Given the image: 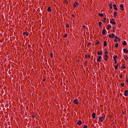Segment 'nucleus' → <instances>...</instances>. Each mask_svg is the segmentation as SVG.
Returning <instances> with one entry per match:
<instances>
[{
    "label": "nucleus",
    "instance_id": "1",
    "mask_svg": "<svg viewBox=\"0 0 128 128\" xmlns=\"http://www.w3.org/2000/svg\"><path fill=\"white\" fill-rule=\"evenodd\" d=\"M114 34H112V35L109 34V38H114Z\"/></svg>",
    "mask_w": 128,
    "mask_h": 128
},
{
    "label": "nucleus",
    "instance_id": "2",
    "mask_svg": "<svg viewBox=\"0 0 128 128\" xmlns=\"http://www.w3.org/2000/svg\"><path fill=\"white\" fill-rule=\"evenodd\" d=\"M74 104H78V99H74Z\"/></svg>",
    "mask_w": 128,
    "mask_h": 128
},
{
    "label": "nucleus",
    "instance_id": "3",
    "mask_svg": "<svg viewBox=\"0 0 128 128\" xmlns=\"http://www.w3.org/2000/svg\"><path fill=\"white\" fill-rule=\"evenodd\" d=\"M82 124V120H78L77 122V124H78V126H80V124Z\"/></svg>",
    "mask_w": 128,
    "mask_h": 128
},
{
    "label": "nucleus",
    "instance_id": "4",
    "mask_svg": "<svg viewBox=\"0 0 128 128\" xmlns=\"http://www.w3.org/2000/svg\"><path fill=\"white\" fill-rule=\"evenodd\" d=\"M104 56L105 58L104 60H108V56L106 54H105Z\"/></svg>",
    "mask_w": 128,
    "mask_h": 128
},
{
    "label": "nucleus",
    "instance_id": "5",
    "mask_svg": "<svg viewBox=\"0 0 128 128\" xmlns=\"http://www.w3.org/2000/svg\"><path fill=\"white\" fill-rule=\"evenodd\" d=\"M102 58V56H99L97 59V62H100V59Z\"/></svg>",
    "mask_w": 128,
    "mask_h": 128
},
{
    "label": "nucleus",
    "instance_id": "6",
    "mask_svg": "<svg viewBox=\"0 0 128 128\" xmlns=\"http://www.w3.org/2000/svg\"><path fill=\"white\" fill-rule=\"evenodd\" d=\"M106 28H104V29L102 30V34L103 35L106 34Z\"/></svg>",
    "mask_w": 128,
    "mask_h": 128
},
{
    "label": "nucleus",
    "instance_id": "7",
    "mask_svg": "<svg viewBox=\"0 0 128 128\" xmlns=\"http://www.w3.org/2000/svg\"><path fill=\"white\" fill-rule=\"evenodd\" d=\"M124 5L122 4H120V8L122 10H124Z\"/></svg>",
    "mask_w": 128,
    "mask_h": 128
},
{
    "label": "nucleus",
    "instance_id": "8",
    "mask_svg": "<svg viewBox=\"0 0 128 128\" xmlns=\"http://www.w3.org/2000/svg\"><path fill=\"white\" fill-rule=\"evenodd\" d=\"M128 90H125V92H124V96H128Z\"/></svg>",
    "mask_w": 128,
    "mask_h": 128
},
{
    "label": "nucleus",
    "instance_id": "9",
    "mask_svg": "<svg viewBox=\"0 0 128 128\" xmlns=\"http://www.w3.org/2000/svg\"><path fill=\"white\" fill-rule=\"evenodd\" d=\"M23 34L26 35L27 36H28V35H29L28 32H24Z\"/></svg>",
    "mask_w": 128,
    "mask_h": 128
},
{
    "label": "nucleus",
    "instance_id": "10",
    "mask_svg": "<svg viewBox=\"0 0 128 128\" xmlns=\"http://www.w3.org/2000/svg\"><path fill=\"white\" fill-rule=\"evenodd\" d=\"M113 6L114 8V10H118V8H116V4H114Z\"/></svg>",
    "mask_w": 128,
    "mask_h": 128
},
{
    "label": "nucleus",
    "instance_id": "11",
    "mask_svg": "<svg viewBox=\"0 0 128 128\" xmlns=\"http://www.w3.org/2000/svg\"><path fill=\"white\" fill-rule=\"evenodd\" d=\"M92 118H96V113L93 112L92 114Z\"/></svg>",
    "mask_w": 128,
    "mask_h": 128
},
{
    "label": "nucleus",
    "instance_id": "12",
    "mask_svg": "<svg viewBox=\"0 0 128 128\" xmlns=\"http://www.w3.org/2000/svg\"><path fill=\"white\" fill-rule=\"evenodd\" d=\"M76 6H78V3L76 2L75 4H74V8H76Z\"/></svg>",
    "mask_w": 128,
    "mask_h": 128
},
{
    "label": "nucleus",
    "instance_id": "13",
    "mask_svg": "<svg viewBox=\"0 0 128 128\" xmlns=\"http://www.w3.org/2000/svg\"><path fill=\"white\" fill-rule=\"evenodd\" d=\"M124 52L125 53V54H128V50H126V49H124Z\"/></svg>",
    "mask_w": 128,
    "mask_h": 128
},
{
    "label": "nucleus",
    "instance_id": "14",
    "mask_svg": "<svg viewBox=\"0 0 128 128\" xmlns=\"http://www.w3.org/2000/svg\"><path fill=\"white\" fill-rule=\"evenodd\" d=\"M102 52H98V56H102Z\"/></svg>",
    "mask_w": 128,
    "mask_h": 128
},
{
    "label": "nucleus",
    "instance_id": "15",
    "mask_svg": "<svg viewBox=\"0 0 128 128\" xmlns=\"http://www.w3.org/2000/svg\"><path fill=\"white\" fill-rule=\"evenodd\" d=\"M110 23L112 24H116V22L114 21L111 20L110 22Z\"/></svg>",
    "mask_w": 128,
    "mask_h": 128
},
{
    "label": "nucleus",
    "instance_id": "16",
    "mask_svg": "<svg viewBox=\"0 0 128 128\" xmlns=\"http://www.w3.org/2000/svg\"><path fill=\"white\" fill-rule=\"evenodd\" d=\"M107 42L106 41H104V46H108V44H107Z\"/></svg>",
    "mask_w": 128,
    "mask_h": 128
},
{
    "label": "nucleus",
    "instance_id": "17",
    "mask_svg": "<svg viewBox=\"0 0 128 128\" xmlns=\"http://www.w3.org/2000/svg\"><path fill=\"white\" fill-rule=\"evenodd\" d=\"M48 10L49 12H52V8H51L50 7H48Z\"/></svg>",
    "mask_w": 128,
    "mask_h": 128
},
{
    "label": "nucleus",
    "instance_id": "18",
    "mask_svg": "<svg viewBox=\"0 0 128 128\" xmlns=\"http://www.w3.org/2000/svg\"><path fill=\"white\" fill-rule=\"evenodd\" d=\"M106 28H107V30H110V24H108V25H107V26H106Z\"/></svg>",
    "mask_w": 128,
    "mask_h": 128
},
{
    "label": "nucleus",
    "instance_id": "19",
    "mask_svg": "<svg viewBox=\"0 0 128 128\" xmlns=\"http://www.w3.org/2000/svg\"><path fill=\"white\" fill-rule=\"evenodd\" d=\"M123 46H126L127 44H126V42L124 41L122 43Z\"/></svg>",
    "mask_w": 128,
    "mask_h": 128
},
{
    "label": "nucleus",
    "instance_id": "20",
    "mask_svg": "<svg viewBox=\"0 0 128 128\" xmlns=\"http://www.w3.org/2000/svg\"><path fill=\"white\" fill-rule=\"evenodd\" d=\"M110 10H112V3L110 5Z\"/></svg>",
    "mask_w": 128,
    "mask_h": 128
},
{
    "label": "nucleus",
    "instance_id": "21",
    "mask_svg": "<svg viewBox=\"0 0 128 128\" xmlns=\"http://www.w3.org/2000/svg\"><path fill=\"white\" fill-rule=\"evenodd\" d=\"M98 16H100L102 17V16H104V14L100 13V14H98Z\"/></svg>",
    "mask_w": 128,
    "mask_h": 128
},
{
    "label": "nucleus",
    "instance_id": "22",
    "mask_svg": "<svg viewBox=\"0 0 128 128\" xmlns=\"http://www.w3.org/2000/svg\"><path fill=\"white\" fill-rule=\"evenodd\" d=\"M118 64L117 65H116L114 67L115 70H118Z\"/></svg>",
    "mask_w": 128,
    "mask_h": 128
},
{
    "label": "nucleus",
    "instance_id": "23",
    "mask_svg": "<svg viewBox=\"0 0 128 128\" xmlns=\"http://www.w3.org/2000/svg\"><path fill=\"white\" fill-rule=\"evenodd\" d=\"M116 12H114V17L116 18Z\"/></svg>",
    "mask_w": 128,
    "mask_h": 128
},
{
    "label": "nucleus",
    "instance_id": "24",
    "mask_svg": "<svg viewBox=\"0 0 128 128\" xmlns=\"http://www.w3.org/2000/svg\"><path fill=\"white\" fill-rule=\"evenodd\" d=\"M102 120H104V118H106V116H103L102 117L100 118Z\"/></svg>",
    "mask_w": 128,
    "mask_h": 128
},
{
    "label": "nucleus",
    "instance_id": "25",
    "mask_svg": "<svg viewBox=\"0 0 128 128\" xmlns=\"http://www.w3.org/2000/svg\"><path fill=\"white\" fill-rule=\"evenodd\" d=\"M113 58H114V60H116V58H118V56H114V57H113Z\"/></svg>",
    "mask_w": 128,
    "mask_h": 128
},
{
    "label": "nucleus",
    "instance_id": "26",
    "mask_svg": "<svg viewBox=\"0 0 128 128\" xmlns=\"http://www.w3.org/2000/svg\"><path fill=\"white\" fill-rule=\"evenodd\" d=\"M50 55L51 58H53L54 54L52 53H50Z\"/></svg>",
    "mask_w": 128,
    "mask_h": 128
},
{
    "label": "nucleus",
    "instance_id": "27",
    "mask_svg": "<svg viewBox=\"0 0 128 128\" xmlns=\"http://www.w3.org/2000/svg\"><path fill=\"white\" fill-rule=\"evenodd\" d=\"M102 22H98V24H99V26H102Z\"/></svg>",
    "mask_w": 128,
    "mask_h": 128
},
{
    "label": "nucleus",
    "instance_id": "28",
    "mask_svg": "<svg viewBox=\"0 0 128 128\" xmlns=\"http://www.w3.org/2000/svg\"><path fill=\"white\" fill-rule=\"evenodd\" d=\"M96 45L100 44V42L96 40Z\"/></svg>",
    "mask_w": 128,
    "mask_h": 128
},
{
    "label": "nucleus",
    "instance_id": "29",
    "mask_svg": "<svg viewBox=\"0 0 128 128\" xmlns=\"http://www.w3.org/2000/svg\"><path fill=\"white\" fill-rule=\"evenodd\" d=\"M115 46H116V48H118V44H115Z\"/></svg>",
    "mask_w": 128,
    "mask_h": 128
},
{
    "label": "nucleus",
    "instance_id": "30",
    "mask_svg": "<svg viewBox=\"0 0 128 128\" xmlns=\"http://www.w3.org/2000/svg\"><path fill=\"white\" fill-rule=\"evenodd\" d=\"M121 86H124V83H122L121 84Z\"/></svg>",
    "mask_w": 128,
    "mask_h": 128
},
{
    "label": "nucleus",
    "instance_id": "31",
    "mask_svg": "<svg viewBox=\"0 0 128 128\" xmlns=\"http://www.w3.org/2000/svg\"><path fill=\"white\" fill-rule=\"evenodd\" d=\"M114 42H118V39H115V40H114Z\"/></svg>",
    "mask_w": 128,
    "mask_h": 128
},
{
    "label": "nucleus",
    "instance_id": "32",
    "mask_svg": "<svg viewBox=\"0 0 128 128\" xmlns=\"http://www.w3.org/2000/svg\"><path fill=\"white\" fill-rule=\"evenodd\" d=\"M99 120H100V122H102V118H99Z\"/></svg>",
    "mask_w": 128,
    "mask_h": 128
},
{
    "label": "nucleus",
    "instance_id": "33",
    "mask_svg": "<svg viewBox=\"0 0 128 128\" xmlns=\"http://www.w3.org/2000/svg\"><path fill=\"white\" fill-rule=\"evenodd\" d=\"M83 128H88V126L86 125L84 126Z\"/></svg>",
    "mask_w": 128,
    "mask_h": 128
},
{
    "label": "nucleus",
    "instance_id": "34",
    "mask_svg": "<svg viewBox=\"0 0 128 128\" xmlns=\"http://www.w3.org/2000/svg\"><path fill=\"white\" fill-rule=\"evenodd\" d=\"M66 36H68V35L66 34H64V38H66Z\"/></svg>",
    "mask_w": 128,
    "mask_h": 128
},
{
    "label": "nucleus",
    "instance_id": "35",
    "mask_svg": "<svg viewBox=\"0 0 128 128\" xmlns=\"http://www.w3.org/2000/svg\"><path fill=\"white\" fill-rule=\"evenodd\" d=\"M108 54V51H106L105 52V54Z\"/></svg>",
    "mask_w": 128,
    "mask_h": 128
},
{
    "label": "nucleus",
    "instance_id": "36",
    "mask_svg": "<svg viewBox=\"0 0 128 128\" xmlns=\"http://www.w3.org/2000/svg\"><path fill=\"white\" fill-rule=\"evenodd\" d=\"M125 60H128V56H126V58H125Z\"/></svg>",
    "mask_w": 128,
    "mask_h": 128
},
{
    "label": "nucleus",
    "instance_id": "37",
    "mask_svg": "<svg viewBox=\"0 0 128 128\" xmlns=\"http://www.w3.org/2000/svg\"><path fill=\"white\" fill-rule=\"evenodd\" d=\"M112 28H114L113 29V32H116V30H114V28H115L114 27H112Z\"/></svg>",
    "mask_w": 128,
    "mask_h": 128
},
{
    "label": "nucleus",
    "instance_id": "38",
    "mask_svg": "<svg viewBox=\"0 0 128 128\" xmlns=\"http://www.w3.org/2000/svg\"><path fill=\"white\" fill-rule=\"evenodd\" d=\"M118 38L116 36H115V40H118Z\"/></svg>",
    "mask_w": 128,
    "mask_h": 128
},
{
    "label": "nucleus",
    "instance_id": "39",
    "mask_svg": "<svg viewBox=\"0 0 128 128\" xmlns=\"http://www.w3.org/2000/svg\"><path fill=\"white\" fill-rule=\"evenodd\" d=\"M118 42H120V38H118Z\"/></svg>",
    "mask_w": 128,
    "mask_h": 128
},
{
    "label": "nucleus",
    "instance_id": "40",
    "mask_svg": "<svg viewBox=\"0 0 128 128\" xmlns=\"http://www.w3.org/2000/svg\"><path fill=\"white\" fill-rule=\"evenodd\" d=\"M120 78H122V75H120Z\"/></svg>",
    "mask_w": 128,
    "mask_h": 128
},
{
    "label": "nucleus",
    "instance_id": "41",
    "mask_svg": "<svg viewBox=\"0 0 128 128\" xmlns=\"http://www.w3.org/2000/svg\"><path fill=\"white\" fill-rule=\"evenodd\" d=\"M114 60L115 64H116V62H116V60Z\"/></svg>",
    "mask_w": 128,
    "mask_h": 128
},
{
    "label": "nucleus",
    "instance_id": "42",
    "mask_svg": "<svg viewBox=\"0 0 128 128\" xmlns=\"http://www.w3.org/2000/svg\"><path fill=\"white\" fill-rule=\"evenodd\" d=\"M122 68H124V69L126 68V66H122Z\"/></svg>",
    "mask_w": 128,
    "mask_h": 128
},
{
    "label": "nucleus",
    "instance_id": "43",
    "mask_svg": "<svg viewBox=\"0 0 128 128\" xmlns=\"http://www.w3.org/2000/svg\"><path fill=\"white\" fill-rule=\"evenodd\" d=\"M68 26H70L68 25V24H66V28H68Z\"/></svg>",
    "mask_w": 128,
    "mask_h": 128
},
{
    "label": "nucleus",
    "instance_id": "44",
    "mask_svg": "<svg viewBox=\"0 0 128 128\" xmlns=\"http://www.w3.org/2000/svg\"><path fill=\"white\" fill-rule=\"evenodd\" d=\"M102 22H106V20H102Z\"/></svg>",
    "mask_w": 128,
    "mask_h": 128
},
{
    "label": "nucleus",
    "instance_id": "45",
    "mask_svg": "<svg viewBox=\"0 0 128 128\" xmlns=\"http://www.w3.org/2000/svg\"><path fill=\"white\" fill-rule=\"evenodd\" d=\"M88 55H86V58H88Z\"/></svg>",
    "mask_w": 128,
    "mask_h": 128
},
{
    "label": "nucleus",
    "instance_id": "46",
    "mask_svg": "<svg viewBox=\"0 0 128 128\" xmlns=\"http://www.w3.org/2000/svg\"><path fill=\"white\" fill-rule=\"evenodd\" d=\"M89 58H90V55L88 56V57Z\"/></svg>",
    "mask_w": 128,
    "mask_h": 128
},
{
    "label": "nucleus",
    "instance_id": "47",
    "mask_svg": "<svg viewBox=\"0 0 128 128\" xmlns=\"http://www.w3.org/2000/svg\"><path fill=\"white\" fill-rule=\"evenodd\" d=\"M82 28H86V26H83Z\"/></svg>",
    "mask_w": 128,
    "mask_h": 128
},
{
    "label": "nucleus",
    "instance_id": "48",
    "mask_svg": "<svg viewBox=\"0 0 128 128\" xmlns=\"http://www.w3.org/2000/svg\"><path fill=\"white\" fill-rule=\"evenodd\" d=\"M126 82H128V78H127V79L126 80Z\"/></svg>",
    "mask_w": 128,
    "mask_h": 128
},
{
    "label": "nucleus",
    "instance_id": "49",
    "mask_svg": "<svg viewBox=\"0 0 128 128\" xmlns=\"http://www.w3.org/2000/svg\"><path fill=\"white\" fill-rule=\"evenodd\" d=\"M104 20H106V18H104Z\"/></svg>",
    "mask_w": 128,
    "mask_h": 128
},
{
    "label": "nucleus",
    "instance_id": "50",
    "mask_svg": "<svg viewBox=\"0 0 128 128\" xmlns=\"http://www.w3.org/2000/svg\"><path fill=\"white\" fill-rule=\"evenodd\" d=\"M111 20H112V22H114V19H112Z\"/></svg>",
    "mask_w": 128,
    "mask_h": 128
},
{
    "label": "nucleus",
    "instance_id": "51",
    "mask_svg": "<svg viewBox=\"0 0 128 128\" xmlns=\"http://www.w3.org/2000/svg\"><path fill=\"white\" fill-rule=\"evenodd\" d=\"M32 118H34V116L33 115V116H32Z\"/></svg>",
    "mask_w": 128,
    "mask_h": 128
},
{
    "label": "nucleus",
    "instance_id": "52",
    "mask_svg": "<svg viewBox=\"0 0 128 128\" xmlns=\"http://www.w3.org/2000/svg\"><path fill=\"white\" fill-rule=\"evenodd\" d=\"M106 52V50H105Z\"/></svg>",
    "mask_w": 128,
    "mask_h": 128
},
{
    "label": "nucleus",
    "instance_id": "53",
    "mask_svg": "<svg viewBox=\"0 0 128 128\" xmlns=\"http://www.w3.org/2000/svg\"><path fill=\"white\" fill-rule=\"evenodd\" d=\"M123 66H124V64Z\"/></svg>",
    "mask_w": 128,
    "mask_h": 128
},
{
    "label": "nucleus",
    "instance_id": "54",
    "mask_svg": "<svg viewBox=\"0 0 128 128\" xmlns=\"http://www.w3.org/2000/svg\"><path fill=\"white\" fill-rule=\"evenodd\" d=\"M108 22V24L109 22Z\"/></svg>",
    "mask_w": 128,
    "mask_h": 128
},
{
    "label": "nucleus",
    "instance_id": "55",
    "mask_svg": "<svg viewBox=\"0 0 128 128\" xmlns=\"http://www.w3.org/2000/svg\"><path fill=\"white\" fill-rule=\"evenodd\" d=\"M108 22V24L109 22Z\"/></svg>",
    "mask_w": 128,
    "mask_h": 128
}]
</instances>
